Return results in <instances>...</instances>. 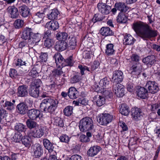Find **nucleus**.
Returning a JSON list of instances; mask_svg holds the SVG:
<instances>
[{
  "mask_svg": "<svg viewBox=\"0 0 160 160\" xmlns=\"http://www.w3.org/2000/svg\"><path fill=\"white\" fill-rule=\"evenodd\" d=\"M132 28L138 35L144 40H147L157 36L156 30L148 24L142 22H137L133 24Z\"/></svg>",
  "mask_w": 160,
  "mask_h": 160,
  "instance_id": "nucleus-1",
  "label": "nucleus"
},
{
  "mask_svg": "<svg viewBox=\"0 0 160 160\" xmlns=\"http://www.w3.org/2000/svg\"><path fill=\"white\" fill-rule=\"evenodd\" d=\"M41 96L46 98L42 100L40 104L41 110L45 112L53 113L58 107V101L56 99L47 97L45 94H43Z\"/></svg>",
  "mask_w": 160,
  "mask_h": 160,
  "instance_id": "nucleus-2",
  "label": "nucleus"
},
{
  "mask_svg": "<svg viewBox=\"0 0 160 160\" xmlns=\"http://www.w3.org/2000/svg\"><path fill=\"white\" fill-rule=\"evenodd\" d=\"M55 59L56 66L58 67H65V69L67 68V66H72L74 63L72 60V57L70 56L66 59H64L62 56L59 53H55L53 57Z\"/></svg>",
  "mask_w": 160,
  "mask_h": 160,
  "instance_id": "nucleus-3",
  "label": "nucleus"
},
{
  "mask_svg": "<svg viewBox=\"0 0 160 160\" xmlns=\"http://www.w3.org/2000/svg\"><path fill=\"white\" fill-rule=\"evenodd\" d=\"M93 122L89 117H85L82 119L79 122V128L81 132L90 131L93 128Z\"/></svg>",
  "mask_w": 160,
  "mask_h": 160,
  "instance_id": "nucleus-4",
  "label": "nucleus"
},
{
  "mask_svg": "<svg viewBox=\"0 0 160 160\" xmlns=\"http://www.w3.org/2000/svg\"><path fill=\"white\" fill-rule=\"evenodd\" d=\"M108 1V0H107L106 3L99 2L97 4L99 12L103 15H108L110 12L112 6L107 3Z\"/></svg>",
  "mask_w": 160,
  "mask_h": 160,
  "instance_id": "nucleus-5",
  "label": "nucleus"
},
{
  "mask_svg": "<svg viewBox=\"0 0 160 160\" xmlns=\"http://www.w3.org/2000/svg\"><path fill=\"white\" fill-rule=\"evenodd\" d=\"M4 102L3 100L0 102V123L1 122L2 119L7 116V112L3 108L8 110H10V102L6 101L4 104H3Z\"/></svg>",
  "mask_w": 160,
  "mask_h": 160,
  "instance_id": "nucleus-6",
  "label": "nucleus"
},
{
  "mask_svg": "<svg viewBox=\"0 0 160 160\" xmlns=\"http://www.w3.org/2000/svg\"><path fill=\"white\" fill-rule=\"evenodd\" d=\"M145 87L148 88V92L152 94L157 93L159 90L158 84L154 81H148Z\"/></svg>",
  "mask_w": 160,
  "mask_h": 160,
  "instance_id": "nucleus-7",
  "label": "nucleus"
},
{
  "mask_svg": "<svg viewBox=\"0 0 160 160\" xmlns=\"http://www.w3.org/2000/svg\"><path fill=\"white\" fill-rule=\"evenodd\" d=\"M44 134V130L43 128L40 127L36 128L33 129L31 130L28 133V135L30 137L34 138H40L43 136Z\"/></svg>",
  "mask_w": 160,
  "mask_h": 160,
  "instance_id": "nucleus-8",
  "label": "nucleus"
},
{
  "mask_svg": "<svg viewBox=\"0 0 160 160\" xmlns=\"http://www.w3.org/2000/svg\"><path fill=\"white\" fill-rule=\"evenodd\" d=\"M99 122L103 125H106L112 120V116L108 113H102L99 116Z\"/></svg>",
  "mask_w": 160,
  "mask_h": 160,
  "instance_id": "nucleus-9",
  "label": "nucleus"
},
{
  "mask_svg": "<svg viewBox=\"0 0 160 160\" xmlns=\"http://www.w3.org/2000/svg\"><path fill=\"white\" fill-rule=\"evenodd\" d=\"M131 115L133 119L136 121L141 120L143 118L144 113L142 110L137 107H135L131 110Z\"/></svg>",
  "mask_w": 160,
  "mask_h": 160,
  "instance_id": "nucleus-10",
  "label": "nucleus"
},
{
  "mask_svg": "<svg viewBox=\"0 0 160 160\" xmlns=\"http://www.w3.org/2000/svg\"><path fill=\"white\" fill-rule=\"evenodd\" d=\"M113 91L117 97H122L124 95V86L121 84H113Z\"/></svg>",
  "mask_w": 160,
  "mask_h": 160,
  "instance_id": "nucleus-11",
  "label": "nucleus"
},
{
  "mask_svg": "<svg viewBox=\"0 0 160 160\" xmlns=\"http://www.w3.org/2000/svg\"><path fill=\"white\" fill-rule=\"evenodd\" d=\"M123 73L121 70H118L114 71L113 72L112 78L113 84H120L123 79Z\"/></svg>",
  "mask_w": 160,
  "mask_h": 160,
  "instance_id": "nucleus-12",
  "label": "nucleus"
},
{
  "mask_svg": "<svg viewBox=\"0 0 160 160\" xmlns=\"http://www.w3.org/2000/svg\"><path fill=\"white\" fill-rule=\"evenodd\" d=\"M12 125L14 126V129L18 132H25L27 129L26 126L21 123H18V121L15 118L14 116L11 117V121Z\"/></svg>",
  "mask_w": 160,
  "mask_h": 160,
  "instance_id": "nucleus-13",
  "label": "nucleus"
},
{
  "mask_svg": "<svg viewBox=\"0 0 160 160\" xmlns=\"http://www.w3.org/2000/svg\"><path fill=\"white\" fill-rule=\"evenodd\" d=\"M27 114L29 119L36 120L38 118L42 117V114L38 109H32L28 110Z\"/></svg>",
  "mask_w": 160,
  "mask_h": 160,
  "instance_id": "nucleus-14",
  "label": "nucleus"
},
{
  "mask_svg": "<svg viewBox=\"0 0 160 160\" xmlns=\"http://www.w3.org/2000/svg\"><path fill=\"white\" fill-rule=\"evenodd\" d=\"M112 82L108 80L107 78H104L100 80L99 84L97 85L98 90L108 89L110 88L112 85Z\"/></svg>",
  "mask_w": 160,
  "mask_h": 160,
  "instance_id": "nucleus-15",
  "label": "nucleus"
},
{
  "mask_svg": "<svg viewBox=\"0 0 160 160\" xmlns=\"http://www.w3.org/2000/svg\"><path fill=\"white\" fill-rule=\"evenodd\" d=\"M148 92L146 89L144 87L138 86L136 90V93L138 97L142 99H145L148 96Z\"/></svg>",
  "mask_w": 160,
  "mask_h": 160,
  "instance_id": "nucleus-16",
  "label": "nucleus"
},
{
  "mask_svg": "<svg viewBox=\"0 0 160 160\" xmlns=\"http://www.w3.org/2000/svg\"><path fill=\"white\" fill-rule=\"evenodd\" d=\"M101 149V148L98 145L91 147L87 151V155L89 157H94L98 154Z\"/></svg>",
  "mask_w": 160,
  "mask_h": 160,
  "instance_id": "nucleus-17",
  "label": "nucleus"
},
{
  "mask_svg": "<svg viewBox=\"0 0 160 160\" xmlns=\"http://www.w3.org/2000/svg\"><path fill=\"white\" fill-rule=\"evenodd\" d=\"M114 7L116 8L121 13H125L129 9L128 7L125 3L122 2H116L114 4Z\"/></svg>",
  "mask_w": 160,
  "mask_h": 160,
  "instance_id": "nucleus-18",
  "label": "nucleus"
},
{
  "mask_svg": "<svg viewBox=\"0 0 160 160\" xmlns=\"http://www.w3.org/2000/svg\"><path fill=\"white\" fill-rule=\"evenodd\" d=\"M19 12L21 16L23 18H26L30 15V10L28 7L25 5L19 7Z\"/></svg>",
  "mask_w": 160,
  "mask_h": 160,
  "instance_id": "nucleus-19",
  "label": "nucleus"
},
{
  "mask_svg": "<svg viewBox=\"0 0 160 160\" xmlns=\"http://www.w3.org/2000/svg\"><path fill=\"white\" fill-rule=\"evenodd\" d=\"M156 58L154 55L148 56L142 59V62L148 66H151L156 62Z\"/></svg>",
  "mask_w": 160,
  "mask_h": 160,
  "instance_id": "nucleus-20",
  "label": "nucleus"
},
{
  "mask_svg": "<svg viewBox=\"0 0 160 160\" xmlns=\"http://www.w3.org/2000/svg\"><path fill=\"white\" fill-rule=\"evenodd\" d=\"M57 68L53 69L52 71V76L54 77H59L63 73L67 72L68 69L67 68L66 70L65 67H63L62 66H61V67H58L57 66Z\"/></svg>",
  "mask_w": 160,
  "mask_h": 160,
  "instance_id": "nucleus-21",
  "label": "nucleus"
},
{
  "mask_svg": "<svg viewBox=\"0 0 160 160\" xmlns=\"http://www.w3.org/2000/svg\"><path fill=\"white\" fill-rule=\"evenodd\" d=\"M68 44L66 41H58L57 42L55 48L57 51L61 52L65 50Z\"/></svg>",
  "mask_w": 160,
  "mask_h": 160,
  "instance_id": "nucleus-22",
  "label": "nucleus"
},
{
  "mask_svg": "<svg viewBox=\"0 0 160 160\" xmlns=\"http://www.w3.org/2000/svg\"><path fill=\"white\" fill-rule=\"evenodd\" d=\"M60 12L57 9H54L51 10L49 13L48 14V18L50 20H54L58 19L59 16Z\"/></svg>",
  "mask_w": 160,
  "mask_h": 160,
  "instance_id": "nucleus-23",
  "label": "nucleus"
},
{
  "mask_svg": "<svg viewBox=\"0 0 160 160\" xmlns=\"http://www.w3.org/2000/svg\"><path fill=\"white\" fill-rule=\"evenodd\" d=\"M68 96L71 99H75L79 96L78 91L74 87L69 88L68 92Z\"/></svg>",
  "mask_w": 160,
  "mask_h": 160,
  "instance_id": "nucleus-24",
  "label": "nucleus"
},
{
  "mask_svg": "<svg viewBox=\"0 0 160 160\" xmlns=\"http://www.w3.org/2000/svg\"><path fill=\"white\" fill-rule=\"evenodd\" d=\"M43 149L42 147L39 144L36 145L34 148V156L35 158H39L42 155Z\"/></svg>",
  "mask_w": 160,
  "mask_h": 160,
  "instance_id": "nucleus-25",
  "label": "nucleus"
},
{
  "mask_svg": "<svg viewBox=\"0 0 160 160\" xmlns=\"http://www.w3.org/2000/svg\"><path fill=\"white\" fill-rule=\"evenodd\" d=\"M123 44L125 45H132L133 44L136 39L130 34H127L124 36Z\"/></svg>",
  "mask_w": 160,
  "mask_h": 160,
  "instance_id": "nucleus-26",
  "label": "nucleus"
},
{
  "mask_svg": "<svg viewBox=\"0 0 160 160\" xmlns=\"http://www.w3.org/2000/svg\"><path fill=\"white\" fill-rule=\"evenodd\" d=\"M45 26L50 30L53 31L56 30L59 27L58 22L54 20L47 22Z\"/></svg>",
  "mask_w": 160,
  "mask_h": 160,
  "instance_id": "nucleus-27",
  "label": "nucleus"
},
{
  "mask_svg": "<svg viewBox=\"0 0 160 160\" xmlns=\"http://www.w3.org/2000/svg\"><path fill=\"white\" fill-rule=\"evenodd\" d=\"M44 15L43 12H38L35 13L33 17L34 21L36 23H40L44 17Z\"/></svg>",
  "mask_w": 160,
  "mask_h": 160,
  "instance_id": "nucleus-28",
  "label": "nucleus"
},
{
  "mask_svg": "<svg viewBox=\"0 0 160 160\" xmlns=\"http://www.w3.org/2000/svg\"><path fill=\"white\" fill-rule=\"evenodd\" d=\"M42 142L44 147L48 150L49 152H52L53 151L54 148L53 144L47 138H44Z\"/></svg>",
  "mask_w": 160,
  "mask_h": 160,
  "instance_id": "nucleus-29",
  "label": "nucleus"
},
{
  "mask_svg": "<svg viewBox=\"0 0 160 160\" xmlns=\"http://www.w3.org/2000/svg\"><path fill=\"white\" fill-rule=\"evenodd\" d=\"M32 32L30 28H26L24 29L21 36V38L23 39H28L31 37Z\"/></svg>",
  "mask_w": 160,
  "mask_h": 160,
  "instance_id": "nucleus-30",
  "label": "nucleus"
},
{
  "mask_svg": "<svg viewBox=\"0 0 160 160\" xmlns=\"http://www.w3.org/2000/svg\"><path fill=\"white\" fill-rule=\"evenodd\" d=\"M93 99L96 102L97 106L98 107L102 106L105 103V98L100 95L95 96L93 97Z\"/></svg>",
  "mask_w": 160,
  "mask_h": 160,
  "instance_id": "nucleus-31",
  "label": "nucleus"
},
{
  "mask_svg": "<svg viewBox=\"0 0 160 160\" xmlns=\"http://www.w3.org/2000/svg\"><path fill=\"white\" fill-rule=\"evenodd\" d=\"M132 74L136 75H139L142 72V68L139 63H136L132 66Z\"/></svg>",
  "mask_w": 160,
  "mask_h": 160,
  "instance_id": "nucleus-32",
  "label": "nucleus"
},
{
  "mask_svg": "<svg viewBox=\"0 0 160 160\" xmlns=\"http://www.w3.org/2000/svg\"><path fill=\"white\" fill-rule=\"evenodd\" d=\"M100 32L102 36H105L113 35L114 34L112 31L107 27H102L100 30Z\"/></svg>",
  "mask_w": 160,
  "mask_h": 160,
  "instance_id": "nucleus-33",
  "label": "nucleus"
},
{
  "mask_svg": "<svg viewBox=\"0 0 160 160\" xmlns=\"http://www.w3.org/2000/svg\"><path fill=\"white\" fill-rule=\"evenodd\" d=\"M120 112L122 114L125 116H128L129 115L130 110L129 107L127 105L125 104H122L119 106Z\"/></svg>",
  "mask_w": 160,
  "mask_h": 160,
  "instance_id": "nucleus-34",
  "label": "nucleus"
},
{
  "mask_svg": "<svg viewBox=\"0 0 160 160\" xmlns=\"http://www.w3.org/2000/svg\"><path fill=\"white\" fill-rule=\"evenodd\" d=\"M22 143L26 147L29 148L32 144L31 139L27 136H24L21 139Z\"/></svg>",
  "mask_w": 160,
  "mask_h": 160,
  "instance_id": "nucleus-35",
  "label": "nucleus"
},
{
  "mask_svg": "<svg viewBox=\"0 0 160 160\" xmlns=\"http://www.w3.org/2000/svg\"><path fill=\"white\" fill-rule=\"evenodd\" d=\"M18 93L20 96H25L28 93L27 87L25 86H20L18 88Z\"/></svg>",
  "mask_w": 160,
  "mask_h": 160,
  "instance_id": "nucleus-36",
  "label": "nucleus"
},
{
  "mask_svg": "<svg viewBox=\"0 0 160 160\" xmlns=\"http://www.w3.org/2000/svg\"><path fill=\"white\" fill-rule=\"evenodd\" d=\"M17 107L21 114H24L27 112L28 107L23 103H19L17 105Z\"/></svg>",
  "mask_w": 160,
  "mask_h": 160,
  "instance_id": "nucleus-37",
  "label": "nucleus"
},
{
  "mask_svg": "<svg viewBox=\"0 0 160 160\" xmlns=\"http://www.w3.org/2000/svg\"><path fill=\"white\" fill-rule=\"evenodd\" d=\"M68 34L65 32H59L56 34V38L59 41H65L67 39Z\"/></svg>",
  "mask_w": 160,
  "mask_h": 160,
  "instance_id": "nucleus-38",
  "label": "nucleus"
},
{
  "mask_svg": "<svg viewBox=\"0 0 160 160\" xmlns=\"http://www.w3.org/2000/svg\"><path fill=\"white\" fill-rule=\"evenodd\" d=\"M30 95L35 98H38L39 95V91L38 88L31 87L29 90Z\"/></svg>",
  "mask_w": 160,
  "mask_h": 160,
  "instance_id": "nucleus-39",
  "label": "nucleus"
},
{
  "mask_svg": "<svg viewBox=\"0 0 160 160\" xmlns=\"http://www.w3.org/2000/svg\"><path fill=\"white\" fill-rule=\"evenodd\" d=\"M33 120L28 119L26 122L27 127L30 129H35L37 128L38 124L36 122L33 121Z\"/></svg>",
  "mask_w": 160,
  "mask_h": 160,
  "instance_id": "nucleus-40",
  "label": "nucleus"
},
{
  "mask_svg": "<svg viewBox=\"0 0 160 160\" xmlns=\"http://www.w3.org/2000/svg\"><path fill=\"white\" fill-rule=\"evenodd\" d=\"M113 44L110 43L106 45V49L105 50L106 54L108 56L112 55L114 53L115 50L113 49Z\"/></svg>",
  "mask_w": 160,
  "mask_h": 160,
  "instance_id": "nucleus-41",
  "label": "nucleus"
},
{
  "mask_svg": "<svg viewBox=\"0 0 160 160\" xmlns=\"http://www.w3.org/2000/svg\"><path fill=\"white\" fill-rule=\"evenodd\" d=\"M128 18L123 13H119L117 19V22L119 23H125Z\"/></svg>",
  "mask_w": 160,
  "mask_h": 160,
  "instance_id": "nucleus-42",
  "label": "nucleus"
},
{
  "mask_svg": "<svg viewBox=\"0 0 160 160\" xmlns=\"http://www.w3.org/2000/svg\"><path fill=\"white\" fill-rule=\"evenodd\" d=\"M11 8V18H18L19 13L17 8L14 6H12Z\"/></svg>",
  "mask_w": 160,
  "mask_h": 160,
  "instance_id": "nucleus-43",
  "label": "nucleus"
},
{
  "mask_svg": "<svg viewBox=\"0 0 160 160\" xmlns=\"http://www.w3.org/2000/svg\"><path fill=\"white\" fill-rule=\"evenodd\" d=\"M81 79V75L79 73L74 75L70 79V82L74 83L79 82Z\"/></svg>",
  "mask_w": 160,
  "mask_h": 160,
  "instance_id": "nucleus-44",
  "label": "nucleus"
},
{
  "mask_svg": "<svg viewBox=\"0 0 160 160\" xmlns=\"http://www.w3.org/2000/svg\"><path fill=\"white\" fill-rule=\"evenodd\" d=\"M41 34L39 33H33L32 32L31 38L37 43H38L41 40Z\"/></svg>",
  "mask_w": 160,
  "mask_h": 160,
  "instance_id": "nucleus-45",
  "label": "nucleus"
},
{
  "mask_svg": "<svg viewBox=\"0 0 160 160\" xmlns=\"http://www.w3.org/2000/svg\"><path fill=\"white\" fill-rule=\"evenodd\" d=\"M73 110L72 107L71 106L66 107L63 110L64 115L67 116H71Z\"/></svg>",
  "mask_w": 160,
  "mask_h": 160,
  "instance_id": "nucleus-46",
  "label": "nucleus"
},
{
  "mask_svg": "<svg viewBox=\"0 0 160 160\" xmlns=\"http://www.w3.org/2000/svg\"><path fill=\"white\" fill-rule=\"evenodd\" d=\"M23 25V21L20 19H16L13 23V26L16 28H22Z\"/></svg>",
  "mask_w": 160,
  "mask_h": 160,
  "instance_id": "nucleus-47",
  "label": "nucleus"
},
{
  "mask_svg": "<svg viewBox=\"0 0 160 160\" xmlns=\"http://www.w3.org/2000/svg\"><path fill=\"white\" fill-rule=\"evenodd\" d=\"M102 95L105 99H112L113 97L112 93L108 90H106L103 91Z\"/></svg>",
  "mask_w": 160,
  "mask_h": 160,
  "instance_id": "nucleus-48",
  "label": "nucleus"
},
{
  "mask_svg": "<svg viewBox=\"0 0 160 160\" xmlns=\"http://www.w3.org/2000/svg\"><path fill=\"white\" fill-rule=\"evenodd\" d=\"M55 125L61 127L64 126V123L63 120L59 117H57L54 121Z\"/></svg>",
  "mask_w": 160,
  "mask_h": 160,
  "instance_id": "nucleus-49",
  "label": "nucleus"
},
{
  "mask_svg": "<svg viewBox=\"0 0 160 160\" xmlns=\"http://www.w3.org/2000/svg\"><path fill=\"white\" fill-rule=\"evenodd\" d=\"M53 43L54 41L52 39L48 38L45 40L44 45L45 47L49 48L52 46Z\"/></svg>",
  "mask_w": 160,
  "mask_h": 160,
  "instance_id": "nucleus-50",
  "label": "nucleus"
},
{
  "mask_svg": "<svg viewBox=\"0 0 160 160\" xmlns=\"http://www.w3.org/2000/svg\"><path fill=\"white\" fill-rule=\"evenodd\" d=\"M78 68L80 70V72L81 75H83L85 74V72H86V71H90L89 68L86 66L82 65H79L78 66Z\"/></svg>",
  "mask_w": 160,
  "mask_h": 160,
  "instance_id": "nucleus-51",
  "label": "nucleus"
},
{
  "mask_svg": "<svg viewBox=\"0 0 160 160\" xmlns=\"http://www.w3.org/2000/svg\"><path fill=\"white\" fill-rule=\"evenodd\" d=\"M22 138V135L20 133H16L13 137V141L15 142H18Z\"/></svg>",
  "mask_w": 160,
  "mask_h": 160,
  "instance_id": "nucleus-52",
  "label": "nucleus"
},
{
  "mask_svg": "<svg viewBox=\"0 0 160 160\" xmlns=\"http://www.w3.org/2000/svg\"><path fill=\"white\" fill-rule=\"evenodd\" d=\"M70 138L66 135L63 134L61 136L60 138L59 139L60 141L62 142L68 143L69 141Z\"/></svg>",
  "mask_w": 160,
  "mask_h": 160,
  "instance_id": "nucleus-53",
  "label": "nucleus"
},
{
  "mask_svg": "<svg viewBox=\"0 0 160 160\" xmlns=\"http://www.w3.org/2000/svg\"><path fill=\"white\" fill-rule=\"evenodd\" d=\"M69 45L72 49L75 48L77 45V40L75 37H72L71 38L70 40Z\"/></svg>",
  "mask_w": 160,
  "mask_h": 160,
  "instance_id": "nucleus-54",
  "label": "nucleus"
},
{
  "mask_svg": "<svg viewBox=\"0 0 160 160\" xmlns=\"http://www.w3.org/2000/svg\"><path fill=\"white\" fill-rule=\"evenodd\" d=\"M40 61L41 62H46L48 58V55L47 53L41 52V55L39 56Z\"/></svg>",
  "mask_w": 160,
  "mask_h": 160,
  "instance_id": "nucleus-55",
  "label": "nucleus"
},
{
  "mask_svg": "<svg viewBox=\"0 0 160 160\" xmlns=\"http://www.w3.org/2000/svg\"><path fill=\"white\" fill-rule=\"evenodd\" d=\"M43 35L44 38L48 39L51 38L52 37L51 30L50 29H48L45 31Z\"/></svg>",
  "mask_w": 160,
  "mask_h": 160,
  "instance_id": "nucleus-56",
  "label": "nucleus"
},
{
  "mask_svg": "<svg viewBox=\"0 0 160 160\" xmlns=\"http://www.w3.org/2000/svg\"><path fill=\"white\" fill-rule=\"evenodd\" d=\"M80 141L83 142H86L90 141V139L88 138L85 135L82 134L80 137Z\"/></svg>",
  "mask_w": 160,
  "mask_h": 160,
  "instance_id": "nucleus-57",
  "label": "nucleus"
},
{
  "mask_svg": "<svg viewBox=\"0 0 160 160\" xmlns=\"http://www.w3.org/2000/svg\"><path fill=\"white\" fill-rule=\"evenodd\" d=\"M28 47L30 48H32L33 46L35 45H37L38 44V43H37L34 41L30 38L28 39Z\"/></svg>",
  "mask_w": 160,
  "mask_h": 160,
  "instance_id": "nucleus-58",
  "label": "nucleus"
},
{
  "mask_svg": "<svg viewBox=\"0 0 160 160\" xmlns=\"http://www.w3.org/2000/svg\"><path fill=\"white\" fill-rule=\"evenodd\" d=\"M38 74V73L35 68H33L29 73V75L33 78H35Z\"/></svg>",
  "mask_w": 160,
  "mask_h": 160,
  "instance_id": "nucleus-59",
  "label": "nucleus"
},
{
  "mask_svg": "<svg viewBox=\"0 0 160 160\" xmlns=\"http://www.w3.org/2000/svg\"><path fill=\"white\" fill-rule=\"evenodd\" d=\"M127 90L130 92H133L134 89V86L132 83L130 82H128L127 85Z\"/></svg>",
  "mask_w": 160,
  "mask_h": 160,
  "instance_id": "nucleus-60",
  "label": "nucleus"
},
{
  "mask_svg": "<svg viewBox=\"0 0 160 160\" xmlns=\"http://www.w3.org/2000/svg\"><path fill=\"white\" fill-rule=\"evenodd\" d=\"M99 62L97 60H95L93 64L91 66V69L93 71L95 70L99 67Z\"/></svg>",
  "mask_w": 160,
  "mask_h": 160,
  "instance_id": "nucleus-61",
  "label": "nucleus"
},
{
  "mask_svg": "<svg viewBox=\"0 0 160 160\" xmlns=\"http://www.w3.org/2000/svg\"><path fill=\"white\" fill-rule=\"evenodd\" d=\"M42 84V81L40 79H35L33 83V86L32 87H34L35 88H38L40 87Z\"/></svg>",
  "mask_w": 160,
  "mask_h": 160,
  "instance_id": "nucleus-62",
  "label": "nucleus"
},
{
  "mask_svg": "<svg viewBox=\"0 0 160 160\" xmlns=\"http://www.w3.org/2000/svg\"><path fill=\"white\" fill-rule=\"evenodd\" d=\"M68 160H82V158L78 155L75 154L72 155Z\"/></svg>",
  "mask_w": 160,
  "mask_h": 160,
  "instance_id": "nucleus-63",
  "label": "nucleus"
},
{
  "mask_svg": "<svg viewBox=\"0 0 160 160\" xmlns=\"http://www.w3.org/2000/svg\"><path fill=\"white\" fill-rule=\"evenodd\" d=\"M103 19V18L102 17H99L98 14H95L92 20V22L94 23L97 21H102Z\"/></svg>",
  "mask_w": 160,
  "mask_h": 160,
  "instance_id": "nucleus-64",
  "label": "nucleus"
}]
</instances>
